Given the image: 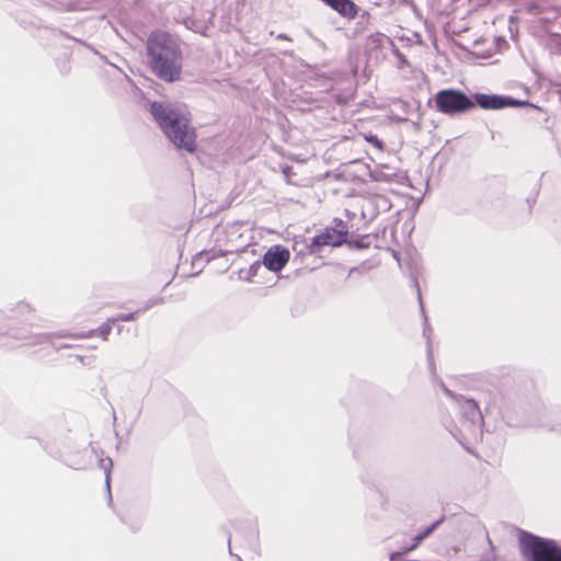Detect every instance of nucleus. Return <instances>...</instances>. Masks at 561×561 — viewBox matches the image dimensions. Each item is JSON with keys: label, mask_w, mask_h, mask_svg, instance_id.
<instances>
[{"label": "nucleus", "mask_w": 561, "mask_h": 561, "mask_svg": "<svg viewBox=\"0 0 561 561\" xmlns=\"http://www.w3.org/2000/svg\"><path fill=\"white\" fill-rule=\"evenodd\" d=\"M150 113L165 137L179 149L190 153L196 150V133L184 105L152 102Z\"/></svg>", "instance_id": "1"}, {"label": "nucleus", "mask_w": 561, "mask_h": 561, "mask_svg": "<svg viewBox=\"0 0 561 561\" xmlns=\"http://www.w3.org/2000/svg\"><path fill=\"white\" fill-rule=\"evenodd\" d=\"M402 552H392L390 553L389 561H403L401 560Z\"/></svg>", "instance_id": "21"}, {"label": "nucleus", "mask_w": 561, "mask_h": 561, "mask_svg": "<svg viewBox=\"0 0 561 561\" xmlns=\"http://www.w3.org/2000/svg\"><path fill=\"white\" fill-rule=\"evenodd\" d=\"M161 302V299H158V298H153V299H150L146 302V305L134 311V312H129V313H119L117 314L115 318H110L108 321H113V322H117V321H124V322H129V321H134L137 319V317L140 314V313H144L145 311L149 310L151 307L158 305Z\"/></svg>", "instance_id": "10"}, {"label": "nucleus", "mask_w": 561, "mask_h": 561, "mask_svg": "<svg viewBox=\"0 0 561 561\" xmlns=\"http://www.w3.org/2000/svg\"><path fill=\"white\" fill-rule=\"evenodd\" d=\"M549 8H550V5H548L546 2H535V3L528 4L527 11L530 14L541 15V18H542L543 14L547 13Z\"/></svg>", "instance_id": "13"}, {"label": "nucleus", "mask_w": 561, "mask_h": 561, "mask_svg": "<svg viewBox=\"0 0 561 561\" xmlns=\"http://www.w3.org/2000/svg\"><path fill=\"white\" fill-rule=\"evenodd\" d=\"M443 518L434 522L432 525L426 527L423 531L413 537L412 543L408 546L407 550H415L427 537H430L437 527L442 524Z\"/></svg>", "instance_id": "11"}, {"label": "nucleus", "mask_w": 561, "mask_h": 561, "mask_svg": "<svg viewBox=\"0 0 561 561\" xmlns=\"http://www.w3.org/2000/svg\"><path fill=\"white\" fill-rule=\"evenodd\" d=\"M289 251L282 245H274L267 250L263 264L272 272H279L289 260Z\"/></svg>", "instance_id": "7"}, {"label": "nucleus", "mask_w": 561, "mask_h": 561, "mask_svg": "<svg viewBox=\"0 0 561 561\" xmlns=\"http://www.w3.org/2000/svg\"><path fill=\"white\" fill-rule=\"evenodd\" d=\"M112 323H114L113 321H106L104 324H102L98 330L96 332L104 339L106 340L107 339V335L111 333V330H112Z\"/></svg>", "instance_id": "18"}, {"label": "nucleus", "mask_w": 561, "mask_h": 561, "mask_svg": "<svg viewBox=\"0 0 561 561\" xmlns=\"http://www.w3.org/2000/svg\"><path fill=\"white\" fill-rule=\"evenodd\" d=\"M147 55L152 72L163 81L174 82L182 72V51L176 41L162 31L153 32L147 42Z\"/></svg>", "instance_id": "2"}, {"label": "nucleus", "mask_w": 561, "mask_h": 561, "mask_svg": "<svg viewBox=\"0 0 561 561\" xmlns=\"http://www.w3.org/2000/svg\"><path fill=\"white\" fill-rule=\"evenodd\" d=\"M407 548H408V546L407 547H402L399 552H402V554H405V553H409V552L412 551V550H407Z\"/></svg>", "instance_id": "24"}, {"label": "nucleus", "mask_w": 561, "mask_h": 561, "mask_svg": "<svg viewBox=\"0 0 561 561\" xmlns=\"http://www.w3.org/2000/svg\"><path fill=\"white\" fill-rule=\"evenodd\" d=\"M277 38H278V39H289V38L287 37V35H285V34H283V33H282V34H278V35H277Z\"/></svg>", "instance_id": "25"}, {"label": "nucleus", "mask_w": 561, "mask_h": 561, "mask_svg": "<svg viewBox=\"0 0 561 561\" xmlns=\"http://www.w3.org/2000/svg\"><path fill=\"white\" fill-rule=\"evenodd\" d=\"M340 239H343V243L346 241L348 234V228L346 222L342 219H334L333 226L330 227Z\"/></svg>", "instance_id": "12"}, {"label": "nucleus", "mask_w": 561, "mask_h": 561, "mask_svg": "<svg viewBox=\"0 0 561 561\" xmlns=\"http://www.w3.org/2000/svg\"><path fill=\"white\" fill-rule=\"evenodd\" d=\"M340 15L347 19H354L357 15L358 8L351 0H321Z\"/></svg>", "instance_id": "9"}, {"label": "nucleus", "mask_w": 561, "mask_h": 561, "mask_svg": "<svg viewBox=\"0 0 561 561\" xmlns=\"http://www.w3.org/2000/svg\"><path fill=\"white\" fill-rule=\"evenodd\" d=\"M489 550L485 551L479 559L474 561H493L494 560V551H493V545L490 538L486 536Z\"/></svg>", "instance_id": "17"}, {"label": "nucleus", "mask_w": 561, "mask_h": 561, "mask_svg": "<svg viewBox=\"0 0 561 561\" xmlns=\"http://www.w3.org/2000/svg\"><path fill=\"white\" fill-rule=\"evenodd\" d=\"M100 466L105 472V485H106L107 490L110 491V481H111L110 473H111V468L113 466V461L111 458L101 459Z\"/></svg>", "instance_id": "15"}, {"label": "nucleus", "mask_w": 561, "mask_h": 561, "mask_svg": "<svg viewBox=\"0 0 561 561\" xmlns=\"http://www.w3.org/2000/svg\"><path fill=\"white\" fill-rule=\"evenodd\" d=\"M94 332H95V331L90 330V331H88V332H80V333L72 334V335L61 333V334H59L58 336H60V337H65V336H73V337H76V339H87V337L92 336V335L94 334Z\"/></svg>", "instance_id": "19"}, {"label": "nucleus", "mask_w": 561, "mask_h": 561, "mask_svg": "<svg viewBox=\"0 0 561 561\" xmlns=\"http://www.w3.org/2000/svg\"><path fill=\"white\" fill-rule=\"evenodd\" d=\"M438 386L442 391L453 400L454 408L460 414V425L455 424L447 427L449 433L462 446H466V444L471 440L479 439L482 435L481 426L483 424V416L477 402L472 399L456 396L442 380L438 381Z\"/></svg>", "instance_id": "3"}, {"label": "nucleus", "mask_w": 561, "mask_h": 561, "mask_svg": "<svg viewBox=\"0 0 561 561\" xmlns=\"http://www.w3.org/2000/svg\"><path fill=\"white\" fill-rule=\"evenodd\" d=\"M375 203L378 207H381L383 208L385 210L389 209L390 208V203L388 202V199L385 197V196H377L375 198Z\"/></svg>", "instance_id": "20"}, {"label": "nucleus", "mask_w": 561, "mask_h": 561, "mask_svg": "<svg viewBox=\"0 0 561 561\" xmlns=\"http://www.w3.org/2000/svg\"><path fill=\"white\" fill-rule=\"evenodd\" d=\"M435 105L440 113L454 116L471 111L474 102L460 90L446 89L436 93Z\"/></svg>", "instance_id": "5"}, {"label": "nucleus", "mask_w": 561, "mask_h": 561, "mask_svg": "<svg viewBox=\"0 0 561 561\" xmlns=\"http://www.w3.org/2000/svg\"><path fill=\"white\" fill-rule=\"evenodd\" d=\"M561 19V8L550 7L546 14L541 18L545 23H551Z\"/></svg>", "instance_id": "14"}, {"label": "nucleus", "mask_w": 561, "mask_h": 561, "mask_svg": "<svg viewBox=\"0 0 561 561\" xmlns=\"http://www.w3.org/2000/svg\"><path fill=\"white\" fill-rule=\"evenodd\" d=\"M474 106L479 105L483 110H501L504 107H522V106H531L534 105L528 101L516 100L512 96L506 95H497V94H484V93H476L473 95Z\"/></svg>", "instance_id": "6"}, {"label": "nucleus", "mask_w": 561, "mask_h": 561, "mask_svg": "<svg viewBox=\"0 0 561 561\" xmlns=\"http://www.w3.org/2000/svg\"><path fill=\"white\" fill-rule=\"evenodd\" d=\"M259 267L260 265L257 263L252 264L250 267V273L255 274Z\"/></svg>", "instance_id": "23"}, {"label": "nucleus", "mask_w": 561, "mask_h": 561, "mask_svg": "<svg viewBox=\"0 0 561 561\" xmlns=\"http://www.w3.org/2000/svg\"><path fill=\"white\" fill-rule=\"evenodd\" d=\"M519 547L528 561H561V549L552 541L520 530Z\"/></svg>", "instance_id": "4"}, {"label": "nucleus", "mask_w": 561, "mask_h": 561, "mask_svg": "<svg viewBox=\"0 0 561 561\" xmlns=\"http://www.w3.org/2000/svg\"><path fill=\"white\" fill-rule=\"evenodd\" d=\"M369 42L375 47H381V46H383L385 43H389L390 38L388 36H386L385 34L376 33L374 35H370Z\"/></svg>", "instance_id": "16"}, {"label": "nucleus", "mask_w": 561, "mask_h": 561, "mask_svg": "<svg viewBox=\"0 0 561 561\" xmlns=\"http://www.w3.org/2000/svg\"><path fill=\"white\" fill-rule=\"evenodd\" d=\"M51 336H53V334H48V333H47V334H39V335L37 336V342H38V343L47 342V341H49V339H50Z\"/></svg>", "instance_id": "22"}, {"label": "nucleus", "mask_w": 561, "mask_h": 561, "mask_svg": "<svg viewBox=\"0 0 561 561\" xmlns=\"http://www.w3.org/2000/svg\"><path fill=\"white\" fill-rule=\"evenodd\" d=\"M430 331V329L425 328L424 329V335H427V332Z\"/></svg>", "instance_id": "26"}, {"label": "nucleus", "mask_w": 561, "mask_h": 561, "mask_svg": "<svg viewBox=\"0 0 561 561\" xmlns=\"http://www.w3.org/2000/svg\"><path fill=\"white\" fill-rule=\"evenodd\" d=\"M342 244L343 239H340L335 233H333L331 228H325L322 233L311 238L307 248L311 254H316L323 245L340 247Z\"/></svg>", "instance_id": "8"}]
</instances>
